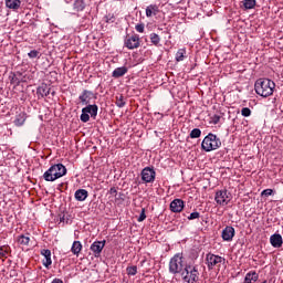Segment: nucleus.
Returning a JSON list of instances; mask_svg holds the SVG:
<instances>
[{"instance_id":"obj_1","label":"nucleus","mask_w":283,"mask_h":283,"mask_svg":"<svg viewBox=\"0 0 283 283\" xmlns=\"http://www.w3.org/2000/svg\"><path fill=\"white\" fill-rule=\"evenodd\" d=\"M255 93L263 98H269L273 96L275 90V82L270 78H259L254 84Z\"/></svg>"},{"instance_id":"obj_2","label":"nucleus","mask_w":283,"mask_h":283,"mask_svg":"<svg viewBox=\"0 0 283 283\" xmlns=\"http://www.w3.org/2000/svg\"><path fill=\"white\" fill-rule=\"evenodd\" d=\"M66 174L67 168L63 164H55L43 174V178L46 182H54V180L63 178Z\"/></svg>"},{"instance_id":"obj_3","label":"nucleus","mask_w":283,"mask_h":283,"mask_svg":"<svg viewBox=\"0 0 283 283\" xmlns=\"http://www.w3.org/2000/svg\"><path fill=\"white\" fill-rule=\"evenodd\" d=\"M222 147V140L213 133H209L201 143V149L203 151H216V149H220Z\"/></svg>"},{"instance_id":"obj_4","label":"nucleus","mask_w":283,"mask_h":283,"mask_svg":"<svg viewBox=\"0 0 283 283\" xmlns=\"http://www.w3.org/2000/svg\"><path fill=\"white\" fill-rule=\"evenodd\" d=\"M200 277L198 265L186 264L184 271H181V280L186 283H196Z\"/></svg>"},{"instance_id":"obj_5","label":"nucleus","mask_w":283,"mask_h":283,"mask_svg":"<svg viewBox=\"0 0 283 283\" xmlns=\"http://www.w3.org/2000/svg\"><path fill=\"white\" fill-rule=\"evenodd\" d=\"M186 266L187 264L185 263L182 254H175L169 261V273H171V275H178V273L181 274Z\"/></svg>"},{"instance_id":"obj_6","label":"nucleus","mask_w":283,"mask_h":283,"mask_svg":"<svg viewBox=\"0 0 283 283\" xmlns=\"http://www.w3.org/2000/svg\"><path fill=\"white\" fill-rule=\"evenodd\" d=\"M90 114L91 118L96 119V116H98V105L93 104L82 108L80 120H82V123H90Z\"/></svg>"},{"instance_id":"obj_7","label":"nucleus","mask_w":283,"mask_h":283,"mask_svg":"<svg viewBox=\"0 0 283 283\" xmlns=\"http://www.w3.org/2000/svg\"><path fill=\"white\" fill-rule=\"evenodd\" d=\"M223 262H226V259L220 256V255H216L213 253H208L206 255V264L209 269V271H213V269L220 268V264H222Z\"/></svg>"},{"instance_id":"obj_8","label":"nucleus","mask_w":283,"mask_h":283,"mask_svg":"<svg viewBox=\"0 0 283 283\" xmlns=\"http://www.w3.org/2000/svg\"><path fill=\"white\" fill-rule=\"evenodd\" d=\"M92 98H96V95L94 94V92L90 91V90H84L82 91V93L78 96V101L81 105H91V101Z\"/></svg>"},{"instance_id":"obj_9","label":"nucleus","mask_w":283,"mask_h":283,"mask_svg":"<svg viewBox=\"0 0 283 283\" xmlns=\"http://www.w3.org/2000/svg\"><path fill=\"white\" fill-rule=\"evenodd\" d=\"M140 45V38L136 34L134 35H126L125 39V46L128 48V50H135V48H138Z\"/></svg>"},{"instance_id":"obj_10","label":"nucleus","mask_w":283,"mask_h":283,"mask_svg":"<svg viewBox=\"0 0 283 283\" xmlns=\"http://www.w3.org/2000/svg\"><path fill=\"white\" fill-rule=\"evenodd\" d=\"M106 241H94L91 244V251L93 252L95 258H101V253H103V249H105Z\"/></svg>"},{"instance_id":"obj_11","label":"nucleus","mask_w":283,"mask_h":283,"mask_svg":"<svg viewBox=\"0 0 283 283\" xmlns=\"http://www.w3.org/2000/svg\"><path fill=\"white\" fill-rule=\"evenodd\" d=\"M36 94H38V96L45 98V96H50V94H52V96H54V94H56V92L52 91L50 85L43 83L38 87Z\"/></svg>"},{"instance_id":"obj_12","label":"nucleus","mask_w":283,"mask_h":283,"mask_svg":"<svg viewBox=\"0 0 283 283\" xmlns=\"http://www.w3.org/2000/svg\"><path fill=\"white\" fill-rule=\"evenodd\" d=\"M221 238L224 242H231L235 238V229L231 226L226 227L222 230Z\"/></svg>"},{"instance_id":"obj_13","label":"nucleus","mask_w":283,"mask_h":283,"mask_svg":"<svg viewBox=\"0 0 283 283\" xmlns=\"http://www.w3.org/2000/svg\"><path fill=\"white\" fill-rule=\"evenodd\" d=\"M156 180V170L150 167H146L143 169V181L144 182H154Z\"/></svg>"},{"instance_id":"obj_14","label":"nucleus","mask_w":283,"mask_h":283,"mask_svg":"<svg viewBox=\"0 0 283 283\" xmlns=\"http://www.w3.org/2000/svg\"><path fill=\"white\" fill-rule=\"evenodd\" d=\"M214 200L217 205H229V196L227 195V190H219L216 192Z\"/></svg>"},{"instance_id":"obj_15","label":"nucleus","mask_w":283,"mask_h":283,"mask_svg":"<svg viewBox=\"0 0 283 283\" xmlns=\"http://www.w3.org/2000/svg\"><path fill=\"white\" fill-rule=\"evenodd\" d=\"M185 209V201L182 199H175L170 202V211L172 213H180Z\"/></svg>"},{"instance_id":"obj_16","label":"nucleus","mask_w":283,"mask_h":283,"mask_svg":"<svg viewBox=\"0 0 283 283\" xmlns=\"http://www.w3.org/2000/svg\"><path fill=\"white\" fill-rule=\"evenodd\" d=\"M41 255H43L42 264L45 266V269H50L52 266V251L48 249L41 250Z\"/></svg>"},{"instance_id":"obj_17","label":"nucleus","mask_w":283,"mask_h":283,"mask_svg":"<svg viewBox=\"0 0 283 283\" xmlns=\"http://www.w3.org/2000/svg\"><path fill=\"white\" fill-rule=\"evenodd\" d=\"M270 244H272V247H274V249H280L283 244V239H282V234H272L270 237Z\"/></svg>"},{"instance_id":"obj_18","label":"nucleus","mask_w":283,"mask_h":283,"mask_svg":"<svg viewBox=\"0 0 283 283\" xmlns=\"http://www.w3.org/2000/svg\"><path fill=\"white\" fill-rule=\"evenodd\" d=\"M90 196V192H87V190L85 189H78L75 191V200H77V202H85V200H87V197Z\"/></svg>"},{"instance_id":"obj_19","label":"nucleus","mask_w":283,"mask_h":283,"mask_svg":"<svg viewBox=\"0 0 283 283\" xmlns=\"http://www.w3.org/2000/svg\"><path fill=\"white\" fill-rule=\"evenodd\" d=\"M160 12V8L158 4H149L146 8V17L149 19L151 17H156Z\"/></svg>"},{"instance_id":"obj_20","label":"nucleus","mask_w":283,"mask_h":283,"mask_svg":"<svg viewBox=\"0 0 283 283\" xmlns=\"http://www.w3.org/2000/svg\"><path fill=\"white\" fill-rule=\"evenodd\" d=\"M260 277V274L255 271H250L245 274L244 283H256Z\"/></svg>"},{"instance_id":"obj_21","label":"nucleus","mask_w":283,"mask_h":283,"mask_svg":"<svg viewBox=\"0 0 283 283\" xmlns=\"http://www.w3.org/2000/svg\"><path fill=\"white\" fill-rule=\"evenodd\" d=\"M6 7L9 10H19L21 8V0H6Z\"/></svg>"},{"instance_id":"obj_22","label":"nucleus","mask_w":283,"mask_h":283,"mask_svg":"<svg viewBox=\"0 0 283 283\" xmlns=\"http://www.w3.org/2000/svg\"><path fill=\"white\" fill-rule=\"evenodd\" d=\"M127 72V67L126 66H122V67H117L113 71V78H120V76H125Z\"/></svg>"},{"instance_id":"obj_23","label":"nucleus","mask_w":283,"mask_h":283,"mask_svg":"<svg viewBox=\"0 0 283 283\" xmlns=\"http://www.w3.org/2000/svg\"><path fill=\"white\" fill-rule=\"evenodd\" d=\"M71 251L73 255H78V253L83 251V244L81 243V241H74L72 244Z\"/></svg>"},{"instance_id":"obj_24","label":"nucleus","mask_w":283,"mask_h":283,"mask_svg":"<svg viewBox=\"0 0 283 283\" xmlns=\"http://www.w3.org/2000/svg\"><path fill=\"white\" fill-rule=\"evenodd\" d=\"M13 123L15 127L23 126V124L25 123V113H20L19 115H17Z\"/></svg>"},{"instance_id":"obj_25","label":"nucleus","mask_w":283,"mask_h":283,"mask_svg":"<svg viewBox=\"0 0 283 283\" xmlns=\"http://www.w3.org/2000/svg\"><path fill=\"white\" fill-rule=\"evenodd\" d=\"M73 8L75 12H83L85 10V0H75Z\"/></svg>"},{"instance_id":"obj_26","label":"nucleus","mask_w":283,"mask_h":283,"mask_svg":"<svg viewBox=\"0 0 283 283\" xmlns=\"http://www.w3.org/2000/svg\"><path fill=\"white\" fill-rule=\"evenodd\" d=\"M18 242L22 247H28V244H30V237H27L25 234H21L18 237Z\"/></svg>"},{"instance_id":"obj_27","label":"nucleus","mask_w":283,"mask_h":283,"mask_svg":"<svg viewBox=\"0 0 283 283\" xmlns=\"http://www.w3.org/2000/svg\"><path fill=\"white\" fill-rule=\"evenodd\" d=\"M187 54V50L186 49H179L176 53V61L180 62V61H185V55Z\"/></svg>"},{"instance_id":"obj_28","label":"nucleus","mask_w":283,"mask_h":283,"mask_svg":"<svg viewBox=\"0 0 283 283\" xmlns=\"http://www.w3.org/2000/svg\"><path fill=\"white\" fill-rule=\"evenodd\" d=\"M255 0H243V7L245 10H253L255 8Z\"/></svg>"},{"instance_id":"obj_29","label":"nucleus","mask_w":283,"mask_h":283,"mask_svg":"<svg viewBox=\"0 0 283 283\" xmlns=\"http://www.w3.org/2000/svg\"><path fill=\"white\" fill-rule=\"evenodd\" d=\"M115 105L117 107H124L126 105L125 96L123 95L116 96Z\"/></svg>"},{"instance_id":"obj_30","label":"nucleus","mask_w":283,"mask_h":283,"mask_svg":"<svg viewBox=\"0 0 283 283\" xmlns=\"http://www.w3.org/2000/svg\"><path fill=\"white\" fill-rule=\"evenodd\" d=\"M150 41L153 45H158V43H160V35L156 33H151Z\"/></svg>"},{"instance_id":"obj_31","label":"nucleus","mask_w":283,"mask_h":283,"mask_svg":"<svg viewBox=\"0 0 283 283\" xmlns=\"http://www.w3.org/2000/svg\"><path fill=\"white\" fill-rule=\"evenodd\" d=\"M200 136H202L200 128H195L190 132V138H200Z\"/></svg>"},{"instance_id":"obj_32","label":"nucleus","mask_w":283,"mask_h":283,"mask_svg":"<svg viewBox=\"0 0 283 283\" xmlns=\"http://www.w3.org/2000/svg\"><path fill=\"white\" fill-rule=\"evenodd\" d=\"M10 253V248L8 245L0 247V255L6 258Z\"/></svg>"},{"instance_id":"obj_33","label":"nucleus","mask_w":283,"mask_h":283,"mask_svg":"<svg viewBox=\"0 0 283 283\" xmlns=\"http://www.w3.org/2000/svg\"><path fill=\"white\" fill-rule=\"evenodd\" d=\"M241 116H244L245 118H249V116H251V108L249 107H243L241 109Z\"/></svg>"},{"instance_id":"obj_34","label":"nucleus","mask_w":283,"mask_h":283,"mask_svg":"<svg viewBox=\"0 0 283 283\" xmlns=\"http://www.w3.org/2000/svg\"><path fill=\"white\" fill-rule=\"evenodd\" d=\"M199 218H200V212L195 211L190 213V216L188 217V220H198Z\"/></svg>"},{"instance_id":"obj_35","label":"nucleus","mask_w":283,"mask_h":283,"mask_svg":"<svg viewBox=\"0 0 283 283\" xmlns=\"http://www.w3.org/2000/svg\"><path fill=\"white\" fill-rule=\"evenodd\" d=\"M29 59H39V51L32 50L28 53Z\"/></svg>"},{"instance_id":"obj_36","label":"nucleus","mask_w":283,"mask_h":283,"mask_svg":"<svg viewBox=\"0 0 283 283\" xmlns=\"http://www.w3.org/2000/svg\"><path fill=\"white\" fill-rule=\"evenodd\" d=\"M137 271H138V268H136L135 265L127 268V273L129 275H136Z\"/></svg>"},{"instance_id":"obj_37","label":"nucleus","mask_w":283,"mask_h":283,"mask_svg":"<svg viewBox=\"0 0 283 283\" xmlns=\"http://www.w3.org/2000/svg\"><path fill=\"white\" fill-rule=\"evenodd\" d=\"M261 196H265V198H269V196H273V189H265L261 192Z\"/></svg>"},{"instance_id":"obj_38","label":"nucleus","mask_w":283,"mask_h":283,"mask_svg":"<svg viewBox=\"0 0 283 283\" xmlns=\"http://www.w3.org/2000/svg\"><path fill=\"white\" fill-rule=\"evenodd\" d=\"M220 115H213L212 117H211V123L213 124V125H218V123H220Z\"/></svg>"},{"instance_id":"obj_39","label":"nucleus","mask_w":283,"mask_h":283,"mask_svg":"<svg viewBox=\"0 0 283 283\" xmlns=\"http://www.w3.org/2000/svg\"><path fill=\"white\" fill-rule=\"evenodd\" d=\"M144 282L154 283V276L151 275L144 276Z\"/></svg>"},{"instance_id":"obj_40","label":"nucleus","mask_w":283,"mask_h":283,"mask_svg":"<svg viewBox=\"0 0 283 283\" xmlns=\"http://www.w3.org/2000/svg\"><path fill=\"white\" fill-rule=\"evenodd\" d=\"M11 83H15V85H19V78H17V75L12 76Z\"/></svg>"},{"instance_id":"obj_41","label":"nucleus","mask_w":283,"mask_h":283,"mask_svg":"<svg viewBox=\"0 0 283 283\" xmlns=\"http://www.w3.org/2000/svg\"><path fill=\"white\" fill-rule=\"evenodd\" d=\"M136 30H137V32L143 33V24H137Z\"/></svg>"},{"instance_id":"obj_42","label":"nucleus","mask_w":283,"mask_h":283,"mask_svg":"<svg viewBox=\"0 0 283 283\" xmlns=\"http://www.w3.org/2000/svg\"><path fill=\"white\" fill-rule=\"evenodd\" d=\"M106 23H114V17L112 18L106 17Z\"/></svg>"},{"instance_id":"obj_43","label":"nucleus","mask_w":283,"mask_h":283,"mask_svg":"<svg viewBox=\"0 0 283 283\" xmlns=\"http://www.w3.org/2000/svg\"><path fill=\"white\" fill-rule=\"evenodd\" d=\"M109 193H112L113 196L117 193V190L113 187L109 189Z\"/></svg>"},{"instance_id":"obj_44","label":"nucleus","mask_w":283,"mask_h":283,"mask_svg":"<svg viewBox=\"0 0 283 283\" xmlns=\"http://www.w3.org/2000/svg\"><path fill=\"white\" fill-rule=\"evenodd\" d=\"M51 283H63V280H61V279H54Z\"/></svg>"},{"instance_id":"obj_45","label":"nucleus","mask_w":283,"mask_h":283,"mask_svg":"<svg viewBox=\"0 0 283 283\" xmlns=\"http://www.w3.org/2000/svg\"><path fill=\"white\" fill-rule=\"evenodd\" d=\"M138 222H143V212L139 213Z\"/></svg>"},{"instance_id":"obj_46","label":"nucleus","mask_w":283,"mask_h":283,"mask_svg":"<svg viewBox=\"0 0 283 283\" xmlns=\"http://www.w3.org/2000/svg\"><path fill=\"white\" fill-rule=\"evenodd\" d=\"M147 216L145 214V210H143V220H145Z\"/></svg>"},{"instance_id":"obj_47","label":"nucleus","mask_w":283,"mask_h":283,"mask_svg":"<svg viewBox=\"0 0 283 283\" xmlns=\"http://www.w3.org/2000/svg\"><path fill=\"white\" fill-rule=\"evenodd\" d=\"M139 176H143V171L139 172Z\"/></svg>"}]
</instances>
